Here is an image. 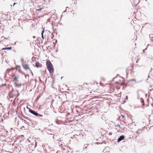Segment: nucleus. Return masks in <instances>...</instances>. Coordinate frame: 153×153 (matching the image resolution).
I'll use <instances>...</instances> for the list:
<instances>
[{"label": "nucleus", "mask_w": 153, "mask_h": 153, "mask_svg": "<svg viewBox=\"0 0 153 153\" xmlns=\"http://www.w3.org/2000/svg\"><path fill=\"white\" fill-rule=\"evenodd\" d=\"M46 65L50 73L51 74H53L54 69L51 62L49 60H47L46 62Z\"/></svg>", "instance_id": "f257e3e1"}, {"label": "nucleus", "mask_w": 153, "mask_h": 153, "mask_svg": "<svg viewBox=\"0 0 153 153\" xmlns=\"http://www.w3.org/2000/svg\"><path fill=\"white\" fill-rule=\"evenodd\" d=\"M19 95V93L18 91H11L9 93V96L10 98H13L15 96L17 97Z\"/></svg>", "instance_id": "f03ea898"}, {"label": "nucleus", "mask_w": 153, "mask_h": 153, "mask_svg": "<svg viewBox=\"0 0 153 153\" xmlns=\"http://www.w3.org/2000/svg\"><path fill=\"white\" fill-rule=\"evenodd\" d=\"M134 65L133 64H131L126 68V72L127 74L128 73H131L133 70Z\"/></svg>", "instance_id": "7ed1b4c3"}, {"label": "nucleus", "mask_w": 153, "mask_h": 153, "mask_svg": "<svg viewBox=\"0 0 153 153\" xmlns=\"http://www.w3.org/2000/svg\"><path fill=\"white\" fill-rule=\"evenodd\" d=\"M29 111L31 113L36 116H37L39 117H42L43 116V115L38 114L33 110L30 109L29 110Z\"/></svg>", "instance_id": "20e7f679"}, {"label": "nucleus", "mask_w": 153, "mask_h": 153, "mask_svg": "<svg viewBox=\"0 0 153 153\" xmlns=\"http://www.w3.org/2000/svg\"><path fill=\"white\" fill-rule=\"evenodd\" d=\"M19 78V76L18 75H13V81L14 83L18 82V79Z\"/></svg>", "instance_id": "39448f33"}, {"label": "nucleus", "mask_w": 153, "mask_h": 153, "mask_svg": "<svg viewBox=\"0 0 153 153\" xmlns=\"http://www.w3.org/2000/svg\"><path fill=\"white\" fill-rule=\"evenodd\" d=\"M22 66L25 70H30V71H31V70L30 69V68L28 66V65L27 64H23Z\"/></svg>", "instance_id": "423d86ee"}, {"label": "nucleus", "mask_w": 153, "mask_h": 153, "mask_svg": "<svg viewBox=\"0 0 153 153\" xmlns=\"http://www.w3.org/2000/svg\"><path fill=\"white\" fill-rule=\"evenodd\" d=\"M79 89L81 90L84 89L86 88V87L85 86L84 84H83L82 85H79Z\"/></svg>", "instance_id": "0eeeda50"}, {"label": "nucleus", "mask_w": 153, "mask_h": 153, "mask_svg": "<svg viewBox=\"0 0 153 153\" xmlns=\"http://www.w3.org/2000/svg\"><path fill=\"white\" fill-rule=\"evenodd\" d=\"M36 66L37 68H41L42 67V65L38 62H36L35 63Z\"/></svg>", "instance_id": "6e6552de"}, {"label": "nucleus", "mask_w": 153, "mask_h": 153, "mask_svg": "<svg viewBox=\"0 0 153 153\" xmlns=\"http://www.w3.org/2000/svg\"><path fill=\"white\" fill-rule=\"evenodd\" d=\"M16 69H18L19 71L20 72H21V66L19 65H17L16 66Z\"/></svg>", "instance_id": "1a4fd4ad"}, {"label": "nucleus", "mask_w": 153, "mask_h": 153, "mask_svg": "<svg viewBox=\"0 0 153 153\" xmlns=\"http://www.w3.org/2000/svg\"><path fill=\"white\" fill-rule=\"evenodd\" d=\"M124 138V137L123 136H121L118 139V142H120L122 140H123Z\"/></svg>", "instance_id": "9d476101"}, {"label": "nucleus", "mask_w": 153, "mask_h": 153, "mask_svg": "<svg viewBox=\"0 0 153 153\" xmlns=\"http://www.w3.org/2000/svg\"><path fill=\"white\" fill-rule=\"evenodd\" d=\"M13 69V68H12L11 69H10V68L7 69L6 70L7 73H8V74H9L10 72L12 71V70Z\"/></svg>", "instance_id": "9b49d317"}, {"label": "nucleus", "mask_w": 153, "mask_h": 153, "mask_svg": "<svg viewBox=\"0 0 153 153\" xmlns=\"http://www.w3.org/2000/svg\"><path fill=\"white\" fill-rule=\"evenodd\" d=\"M12 47H6L4 48H3L2 50H6V49H9V50H11L12 49Z\"/></svg>", "instance_id": "f8f14e48"}, {"label": "nucleus", "mask_w": 153, "mask_h": 153, "mask_svg": "<svg viewBox=\"0 0 153 153\" xmlns=\"http://www.w3.org/2000/svg\"><path fill=\"white\" fill-rule=\"evenodd\" d=\"M94 85H91V87L90 88V91L91 90V91H94L95 90V89L94 88Z\"/></svg>", "instance_id": "ddd939ff"}, {"label": "nucleus", "mask_w": 153, "mask_h": 153, "mask_svg": "<svg viewBox=\"0 0 153 153\" xmlns=\"http://www.w3.org/2000/svg\"><path fill=\"white\" fill-rule=\"evenodd\" d=\"M16 86V87H20L21 86V84H18L17 82H16V83H14Z\"/></svg>", "instance_id": "4468645a"}, {"label": "nucleus", "mask_w": 153, "mask_h": 153, "mask_svg": "<svg viewBox=\"0 0 153 153\" xmlns=\"http://www.w3.org/2000/svg\"><path fill=\"white\" fill-rule=\"evenodd\" d=\"M137 65L138 66H139V67H140L141 66H142V64H141V63H140V64H137Z\"/></svg>", "instance_id": "2eb2a0df"}, {"label": "nucleus", "mask_w": 153, "mask_h": 153, "mask_svg": "<svg viewBox=\"0 0 153 153\" xmlns=\"http://www.w3.org/2000/svg\"><path fill=\"white\" fill-rule=\"evenodd\" d=\"M139 60H140V59L138 57L137 58V61H136V63H138V61Z\"/></svg>", "instance_id": "dca6fc26"}, {"label": "nucleus", "mask_w": 153, "mask_h": 153, "mask_svg": "<svg viewBox=\"0 0 153 153\" xmlns=\"http://www.w3.org/2000/svg\"><path fill=\"white\" fill-rule=\"evenodd\" d=\"M120 117H122V118H123L125 116H124V115H121Z\"/></svg>", "instance_id": "f3484780"}, {"label": "nucleus", "mask_w": 153, "mask_h": 153, "mask_svg": "<svg viewBox=\"0 0 153 153\" xmlns=\"http://www.w3.org/2000/svg\"><path fill=\"white\" fill-rule=\"evenodd\" d=\"M126 99L127 100L128 99V97L127 96H126Z\"/></svg>", "instance_id": "a211bd4d"}, {"label": "nucleus", "mask_w": 153, "mask_h": 153, "mask_svg": "<svg viewBox=\"0 0 153 153\" xmlns=\"http://www.w3.org/2000/svg\"><path fill=\"white\" fill-rule=\"evenodd\" d=\"M44 32V30H43L42 32V35H43Z\"/></svg>", "instance_id": "6ab92c4d"}, {"label": "nucleus", "mask_w": 153, "mask_h": 153, "mask_svg": "<svg viewBox=\"0 0 153 153\" xmlns=\"http://www.w3.org/2000/svg\"><path fill=\"white\" fill-rule=\"evenodd\" d=\"M6 84H2V85L1 86H6Z\"/></svg>", "instance_id": "aec40b11"}, {"label": "nucleus", "mask_w": 153, "mask_h": 153, "mask_svg": "<svg viewBox=\"0 0 153 153\" xmlns=\"http://www.w3.org/2000/svg\"><path fill=\"white\" fill-rule=\"evenodd\" d=\"M16 4V3H14L13 4V6H14V5H15V4Z\"/></svg>", "instance_id": "412c9836"}, {"label": "nucleus", "mask_w": 153, "mask_h": 153, "mask_svg": "<svg viewBox=\"0 0 153 153\" xmlns=\"http://www.w3.org/2000/svg\"><path fill=\"white\" fill-rule=\"evenodd\" d=\"M42 39H44V36H43V35H42Z\"/></svg>", "instance_id": "4be33fe9"}, {"label": "nucleus", "mask_w": 153, "mask_h": 153, "mask_svg": "<svg viewBox=\"0 0 153 153\" xmlns=\"http://www.w3.org/2000/svg\"><path fill=\"white\" fill-rule=\"evenodd\" d=\"M41 9H38L37 10H41Z\"/></svg>", "instance_id": "5701e85b"}, {"label": "nucleus", "mask_w": 153, "mask_h": 153, "mask_svg": "<svg viewBox=\"0 0 153 153\" xmlns=\"http://www.w3.org/2000/svg\"><path fill=\"white\" fill-rule=\"evenodd\" d=\"M21 61L23 62V59H22Z\"/></svg>", "instance_id": "b1692460"}, {"label": "nucleus", "mask_w": 153, "mask_h": 153, "mask_svg": "<svg viewBox=\"0 0 153 153\" xmlns=\"http://www.w3.org/2000/svg\"><path fill=\"white\" fill-rule=\"evenodd\" d=\"M117 126H118L119 127H120V126L118 124Z\"/></svg>", "instance_id": "393cba45"}, {"label": "nucleus", "mask_w": 153, "mask_h": 153, "mask_svg": "<svg viewBox=\"0 0 153 153\" xmlns=\"http://www.w3.org/2000/svg\"><path fill=\"white\" fill-rule=\"evenodd\" d=\"M11 7H12V5H11Z\"/></svg>", "instance_id": "a878e982"}]
</instances>
